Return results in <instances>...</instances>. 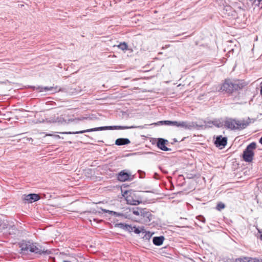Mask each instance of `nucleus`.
Returning <instances> with one entry per match:
<instances>
[{
    "mask_svg": "<svg viewBox=\"0 0 262 262\" xmlns=\"http://www.w3.org/2000/svg\"><path fill=\"white\" fill-rule=\"evenodd\" d=\"M260 94L262 95V86H261L260 89Z\"/></svg>",
    "mask_w": 262,
    "mask_h": 262,
    "instance_id": "nucleus-39",
    "label": "nucleus"
},
{
    "mask_svg": "<svg viewBox=\"0 0 262 262\" xmlns=\"http://www.w3.org/2000/svg\"><path fill=\"white\" fill-rule=\"evenodd\" d=\"M152 214L146 208H143L141 216L146 223H149L152 219Z\"/></svg>",
    "mask_w": 262,
    "mask_h": 262,
    "instance_id": "nucleus-11",
    "label": "nucleus"
},
{
    "mask_svg": "<svg viewBox=\"0 0 262 262\" xmlns=\"http://www.w3.org/2000/svg\"><path fill=\"white\" fill-rule=\"evenodd\" d=\"M119 49L122 51H126L128 50V45L125 42H123L120 43V44L118 46Z\"/></svg>",
    "mask_w": 262,
    "mask_h": 262,
    "instance_id": "nucleus-21",
    "label": "nucleus"
},
{
    "mask_svg": "<svg viewBox=\"0 0 262 262\" xmlns=\"http://www.w3.org/2000/svg\"><path fill=\"white\" fill-rule=\"evenodd\" d=\"M160 169H161V170L163 172H164V173H167V172H166V171H164V170H163L161 169V167H160Z\"/></svg>",
    "mask_w": 262,
    "mask_h": 262,
    "instance_id": "nucleus-38",
    "label": "nucleus"
},
{
    "mask_svg": "<svg viewBox=\"0 0 262 262\" xmlns=\"http://www.w3.org/2000/svg\"><path fill=\"white\" fill-rule=\"evenodd\" d=\"M123 230L132 232L133 231V228L132 226L126 224Z\"/></svg>",
    "mask_w": 262,
    "mask_h": 262,
    "instance_id": "nucleus-24",
    "label": "nucleus"
},
{
    "mask_svg": "<svg viewBox=\"0 0 262 262\" xmlns=\"http://www.w3.org/2000/svg\"><path fill=\"white\" fill-rule=\"evenodd\" d=\"M130 141L127 138H118L115 141V144L118 146L127 145L130 143Z\"/></svg>",
    "mask_w": 262,
    "mask_h": 262,
    "instance_id": "nucleus-16",
    "label": "nucleus"
},
{
    "mask_svg": "<svg viewBox=\"0 0 262 262\" xmlns=\"http://www.w3.org/2000/svg\"><path fill=\"white\" fill-rule=\"evenodd\" d=\"M245 85V83L242 80L231 81L230 79H226L222 84L220 90L230 94L234 91L243 89Z\"/></svg>",
    "mask_w": 262,
    "mask_h": 262,
    "instance_id": "nucleus-1",
    "label": "nucleus"
},
{
    "mask_svg": "<svg viewBox=\"0 0 262 262\" xmlns=\"http://www.w3.org/2000/svg\"><path fill=\"white\" fill-rule=\"evenodd\" d=\"M125 225H126V224L120 223L116 224L115 226L116 227H118V228L122 229L123 230Z\"/></svg>",
    "mask_w": 262,
    "mask_h": 262,
    "instance_id": "nucleus-27",
    "label": "nucleus"
},
{
    "mask_svg": "<svg viewBox=\"0 0 262 262\" xmlns=\"http://www.w3.org/2000/svg\"><path fill=\"white\" fill-rule=\"evenodd\" d=\"M119 216H122L124 217V218H127V216H125L123 213H119Z\"/></svg>",
    "mask_w": 262,
    "mask_h": 262,
    "instance_id": "nucleus-33",
    "label": "nucleus"
},
{
    "mask_svg": "<svg viewBox=\"0 0 262 262\" xmlns=\"http://www.w3.org/2000/svg\"><path fill=\"white\" fill-rule=\"evenodd\" d=\"M136 126H102V127H95L93 128L88 129L85 130L77 131V132H60V134H83L84 133H89L95 131H99V130H113V129H129V128H136Z\"/></svg>",
    "mask_w": 262,
    "mask_h": 262,
    "instance_id": "nucleus-2",
    "label": "nucleus"
},
{
    "mask_svg": "<svg viewBox=\"0 0 262 262\" xmlns=\"http://www.w3.org/2000/svg\"><path fill=\"white\" fill-rule=\"evenodd\" d=\"M152 235V234L150 232H147L144 230L142 233V237L144 240L148 241L151 238Z\"/></svg>",
    "mask_w": 262,
    "mask_h": 262,
    "instance_id": "nucleus-19",
    "label": "nucleus"
},
{
    "mask_svg": "<svg viewBox=\"0 0 262 262\" xmlns=\"http://www.w3.org/2000/svg\"><path fill=\"white\" fill-rule=\"evenodd\" d=\"M196 219L199 220L200 221L202 222L203 223H205V217L202 215H199L196 217Z\"/></svg>",
    "mask_w": 262,
    "mask_h": 262,
    "instance_id": "nucleus-28",
    "label": "nucleus"
},
{
    "mask_svg": "<svg viewBox=\"0 0 262 262\" xmlns=\"http://www.w3.org/2000/svg\"><path fill=\"white\" fill-rule=\"evenodd\" d=\"M30 88L31 89H32L33 90H38L39 92H43V91H55L56 92L57 90V87H55V88H54V87H52V86H50V87H48V86H45V87H42V86H38L37 87H35L34 86H30Z\"/></svg>",
    "mask_w": 262,
    "mask_h": 262,
    "instance_id": "nucleus-12",
    "label": "nucleus"
},
{
    "mask_svg": "<svg viewBox=\"0 0 262 262\" xmlns=\"http://www.w3.org/2000/svg\"><path fill=\"white\" fill-rule=\"evenodd\" d=\"M134 179V176L130 173L125 172V170H122L117 175V179L120 182H125L126 181H131Z\"/></svg>",
    "mask_w": 262,
    "mask_h": 262,
    "instance_id": "nucleus-7",
    "label": "nucleus"
},
{
    "mask_svg": "<svg viewBox=\"0 0 262 262\" xmlns=\"http://www.w3.org/2000/svg\"><path fill=\"white\" fill-rule=\"evenodd\" d=\"M259 142L262 144V137L259 139Z\"/></svg>",
    "mask_w": 262,
    "mask_h": 262,
    "instance_id": "nucleus-35",
    "label": "nucleus"
},
{
    "mask_svg": "<svg viewBox=\"0 0 262 262\" xmlns=\"http://www.w3.org/2000/svg\"><path fill=\"white\" fill-rule=\"evenodd\" d=\"M91 212L90 211H84L82 213V214H85V213H90Z\"/></svg>",
    "mask_w": 262,
    "mask_h": 262,
    "instance_id": "nucleus-36",
    "label": "nucleus"
},
{
    "mask_svg": "<svg viewBox=\"0 0 262 262\" xmlns=\"http://www.w3.org/2000/svg\"><path fill=\"white\" fill-rule=\"evenodd\" d=\"M93 220H94V221H97V220L96 219H93Z\"/></svg>",
    "mask_w": 262,
    "mask_h": 262,
    "instance_id": "nucleus-40",
    "label": "nucleus"
},
{
    "mask_svg": "<svg viewBox=\"0 0 262 262\" xmlns=\"http://www.w3.org/2000/svg\"><path fill=\"white\" fill-rule=\"evenodd\" d=\"M181 127L185 129L193 130L195 129L194 127V122L193 121H182L181 122Z\"/></svg>",
    "mask_w": 262,
    "mask_h": 262,
    "instance_id": "nucleus-14",
    "label": "nucleus"
},
{
    "mask_svg": "<svg viewBox=\"0 0 262 262\" xmlns=\"http://www.w3.org/2000/svg\"><path fill=\"white\" fill-rule=\"evenodd\" d=\"M185 138H184L183 139H181V141H182L183 140H184Z\"/></svg>",
    "mask_w": 262,
    "mask_h": 262,
    "instance_id": "nucleus-42",
    "label": "nucleus"
},
{
    "mask_svg": "<svg viewBox=\"0 0 262 262\" xmlns=\"http://www.w3.org/2000/svg\"><path fill=\"white\" fill-rule=\"evenodd\" d=\"M247 262H260V260L258 259H254V260H248Z\"/></svg>",
    "mask_w": 262,
    "mask_h": 262,
    "instance_id": "nucleus-34",
    "label": "nucleus"
},
{
    "mask_svg": "<svg viewBox=\"0 0 262 262\" xmlns=\"http://www.w3.org/2000/svg\"><path fill=\"white\" fill-rule=\"evenodd\" d=\"M227 143V138L223 137L222 136H217L214 141V144L216 147H225Z\"/></svg>",
    "mask_w": 262,
    "mask_h": 262,
    "instance_id": "nucleus-9",
    "label": "nucleus"
},
{
    "mask_svg": "<svg viewBox=\"0 0 262 262\" xmlns=\"http://www.w3.org/2000/svg\"><path fill=\"white\" fill-rule=\"evenodd\" d=\"M30 248V252L34 253L39 255H49L51 253V252L49 250L45 249L42 246L39 245L37 243H33L31 245Z\"/></svg>",
    "mask_w": 262,
    "mask_h": 262,
    "instance_id": "nucleus-6",
    "label": "nucleus"
},
{
    "mask_svg": "<svg viewBox=\"0 0 262 262\" xmlns=\"http://www.w3.org/2000/svg\"><path fill=\"white\" fill-rule=\"evenodd\" d=\"M260 238L262 241V234L260 235Z\"/></svg>",
    "mask_w": 262,
    "mask_h": 262,
    "instance_id": "nucleus-41",
    "label": "nucleus"
},
{
    "mask_svg": "<svg viewBox=\"0 0 262 262\" xmlns=\"http://www.w3.org/2000/svg\"><path fill=\"white\" fill-rule=\"evenodd\" d=\"M251 119L248 118L246 120H236L233 119H227L224 123L225 126L232 130L243 129L246 128L250 123Z\"/></svg>",
    "mask_w": 262,
    "mask_h": 262,
    "instance_id": "nucleus-3",
    "label": "nucleus"
},
{
    "mask_svg": "<svg viewBox=\"0 0 262 262\" xmlns=\"http://www.w3.org/2000/svg\"><path fill=\"white\" fill-rule=\"evenodd\" d=\"M156 124L176 126L178 127L180 126V122L176 121H159L157 123H156Z\"/></svg>",
    "mask_w": 262,
    "mask_h": 262,
    "instance_id": "nucleus-15",
    "label": "nucleus"
},
{
    "mask_svg": "<svg viewBox=\"0 0 262 262\" xmlns=\"http://www.w3.org/2000/svg\"><path fill=\"white\" fill-rule=\"evenodd\" d=\"M166 142H167V140L162 138H159L157 142V146L163 151H169L170 149L165 146Z\"/></svg>",
    "mask_w": 262,
    "mask_h": 262,
    "instance_id": "nucleus-13",
    "label": "nucleus"
},
{
    "mask_svg": "<svg viewBox=\"0 0 262 262\" xmlns=\"http://www.w3.org/2000/svg\"><path fill=\"white\" fill-rule=\"evenodd\" d=\"M164 240V237L163 236H155L153 238L152 242L156 246H161L162 245Z\"/></svg>",
    "mask_w": 262,
    "mask_h": 262,
    "instance_id": "nucleus-17",
    "label": "nucleus"
},
{
    "mask_svg": "<svg viewBox=\"0 0 262 262\" xmlns=\"http://www.w3.org/2000/svg\"><path fill=\"white\" fill-rule=\"evenodd\" d=\"M138 172L140 173V177L141 178H144V176L145 174V172H144L143 171H141V170H139Z\"/></svg>",
    "mask_w": 262,
    "mask_h": 262,
    "instance_id": "nucleus-32",
    "label": "nucleus"
},
{
    "mask_svg": "<svg viewBox=\"0 0 262 262\" xmlns=\"http://www.w3.org/2000/svg\"><path fill=\"white\" fill-rule=\"evenodd\" d=\"M225 205L224 203H220L217 204L216 208L218 210H221L225 208Z\"/></svg>",
    "mask_w": 262,
    "mask_h": 262,
    "instance_id": "nucleus-26",
    "label": "nucleus"
},
{
    "mask_svg": "<svg viewBox=\"0 0 262 262\" xmlns=\"http://www.w3.org/2000/svg\"><path fill=\"white\" fill-rule=\"evenodd\" d=\"M32 243L30 241H22L20 243H19V247L20 248L21 251V253H26L28 251H30V248Z\"/></svg>",
    "mask_w": 262,
    "mask_h": 262,
    "instance_id": "nucleus-8",
    "label": "nucleus"
},
{
    "mask_svg": "<svg viewBox=\"0 0 262 262\" xmlns=\"http://www.w3.org/2000/svg\"><path fill=\"white\" fill-rule=\"evenodd\" d=\"M57 120L58 122H60L61 123H63V122H64L66 123V121L63 118H62V117H58L57 118Z\"/></svg>",
    "mask_w": 262,
    "mask_h": 262,
    "instance_id": "nucleus-29",
    "label": "nucleus"
},
{
    "mask_svg": "<svg viewBox=\"0 0 262 262\" xmlns=\"http://www.w3.org/2000/svg\"><path fill=\"white\" fill-rule=\"evenodd\" d=\"M195 129H202L205 126V121L203 120H199L194 122Z\"/></svg>",
    "mask_w": 262,
    "mask_h": 262,
    "instance_id": "nucleus-18",
    "label": "nucleus"
},
{
    "mask_svg": "<svg viewBox=\"0 0 262 262\" xmlns=\"http://www.w3.org/2000/svg\"><path fill=\"white\" fill-rule=\"evenodd\" d=\"M39 195L36 193H30L28 195H25L24 198V200L28 203H32L39 200Z\"/></svg>",
    "mask_w": 262,
    "mask_h": 262,
    "instance_id": "nucleus-10",
    "label": "nucleus"
},
{
    "mask_svg": "<svg viewBox=\"0 0 262 262\" xmlns=\"http://www.w3.org/2000/svg\"><path fill=\"white\" fill-rule=\"evenodd\" d=\"M195 176V173H190V174H188L187 176V177L189 179H192V178H194Z\"/></svg>",
    "mask_w": 262,
    "mask_h": 262,
    "instance_id": "nucleus-31",
    "label": "nucleus"
},
{
    "mask_svg": "<svg viewBox=\"0 0 262 262\" xmlns=\"http://www.w3.org/2000/svg\"><path fill=\"white\" fill-rule=\"evenodd\" d=\"M256 147L255 142H252L249 144L243 152V157L244 160L247 162H250L253 160L254 152L253 150Z\"/></svg>",
    "mask_w": 262,
    "mask_h": 262,
    "instance_id": "nucleus-5",
    "label": "nucleus"
},
{
    "mask_svg": "<svg viewBox=\"0 0 262 262\" xmlns=\"http://www.w3.org/2000/svg\"><path fill=\"white\" fill-rule=\"evenodd\" d=\"M123 196L125 198L127 204L138 205L142 203L141 198L134 191L126 190Z\"/></svg>",
    "mask_w": 262,
    "mask_h": 262,
    "instance_id": "nucleus-4",
    "label": "nucleus"
},
{
    "mask_svg": "<svg viewBox=\"0 0 262 262\" xmlns=\"http://www.w3.org/2000/svg\"><path fill=\"white\" fill-rule=\"evenodd\" d=\"M212 123L214 125H215L218 127H221L222 126V123L220 121L217 120H213L212 121Z\"/></svg>",
    "mask_w": 262,
    "mask_h": 262,
    "instance_id": "nucleus-25",
    "label": "nucleus"
},
{
    "mask_svg": "<svg viewBox=\"0 0 262 262\" xmlns=\"http://www.w3.org/2000/svg\"><path fill=\"white\" fill-rule=\"evenodd\" d=\"M102 210L104 212H108L109 214L113 215L116 217L119 216V212H115L114 211H110V210H106V209H102Z\"/></svg>",
    "mask_w": 262,
    "mask_h": 262,
    "instance_id": "nucleus-22",
    "label": "nucleus"
},
{
    "mask_svg": "<svg viewBox=\"0 0 262 262\" xmlns=\"http://www.w3.org/2000/svg\"><path fill=\"white\" fill-rule=\"evenodd\" d=\"M260 262H262V259L260 260Z\"/></svg>",
    "mask_w": 262,
    "mask_h": 262,
    "instance_id": "nucleus-43",
    "label": "nucleus"
},
{
    "mask_svg": "<svg viewBox=\"0 0 262 262\" xmlns=\"http://www.w3.org/2000/svg\"><path fill=\"white\" fill-rule=\"evenodd\" d=\"M133 231L136 234L142 233V232L144 231V229L143 228H137L135 226L133 227Z\"/></svg>",
    "mask_w": 262,
    "mask_h": 262,
    "instance_id": "nucleus-23",
    "label": "nucleus"
},
{
    "mask_svg": "<svg viewBox=\"0 0 262 262\" xmlns=\"http://www.w3.org/2000/svg\"><path fill=\"white\" fill-rule=\"evenodd\" d=\"M236 262H247V261L246 260V258H245L244 259L237 258L236 259Z\"/></svg>",
    "mask_w": 262,
    "mask_h": 262,
    "instance_id": "nucleus-30",
    "label": "nucleus"
},
{
    "mask_svg": "<svg viewBox=\"0 0 262 262\" xmlns=\"http://www.w3.org/2000/svg\"><path fill=\"white\" fill-rule=\"evenodd\" d=\"M143 208H140L139 207L133 208L132 209V212L134 214L136 215H141L142 210Z\"/></svg>",
    "mask_w": 262,
    "mask_h": 262,
    "instance_id": "nucleus-20",
    "label": "nucleus"
},
{
    "mask_svg": "<svg viewBox=\"0 0 262 262\" xmlns=\"http://www.w3.org/2000/svg\"><path fill=\"white\" fill-rule=\"evenodd\" d=\"M259 2V4L261 5V7L262 8V0H258Z\"/></svg>",
    "mask_w": 262,
    "mask_h": 262,
    "instance_id": "nucleus-37",
    "label": "nucleus"
}]
</instances>
